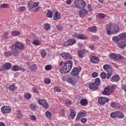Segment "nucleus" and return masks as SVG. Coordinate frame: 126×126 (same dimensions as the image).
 Returning a JSON list of instances; mask_svg holds the SVG:
<instances>
[{
    "instance_id": "nucleus-1",
    "label": "nucleus",
    "mask_w": 126,
    "mask_h": 126,
    "mask_svg": "<svg viewBox=\"0 0 126 126\" xmlns=\"http://www.w3.org/2000/svg\"><path fill=\"white\" fill-rule=\"evenodd\" d=\"M106 30L107 35L117 34L120 31V27L118 25L108 24L106 26Z\"/></svg>"
},
{
    "instance_id": "nucleus-2",
    "label": "nucleus",
    "mask_w": 126,
    "mask_h": 126,
    "mask_svg": "<svg viewBox=\"0 0 126 126\" xmlns=\"http://www.w3.org/2000/svg\"><path fill=\"white\" fill-rule=\"evenodd\" d=\"M72 65H73V63L72 61L69 60L66 61L63 67L60 68V73H67L71 70L72 68Z\"/></svg>"
},
{
    "instance_id": "nucleus-3",
    "label": "nucleus",
    "mask_w": 126,
    "mask_h": 126,
    "mask_svg": "<svg viewBox=\"0 0 126 126\" xmlns=\"http://www.w3.org/2000/svg\"><path fill=\"white\" fill-rule=\"evenodd\" d=\"M120 41L117 43V45L120 49H125L126 47V33H121Z\"/></svg>"
},
{
    "instance_id": "nucleus-4",
    "label": "nucleus",
    "mask_w": 126,
    "mask_h": 126,
    "mask_svg": "<svg viewBox=\"0 0 126 126\" xmlns=\"http://www.w3.org/2000/svg\"><path fill=\"white\" fill-rule=\"evenodd\" d=\"M100 84H101V80L99 78H96L94 82L90 84L89 88L91 90H93L94 91L98 90L99 89L98 86Z\"/></svg>"
},
{
    "instance_id": "nucleus-5",
    "label": "nucleus",
    "mask_w": 126,
    "mask_h": 126,
    "mask_svg": "<svg viewBox=\"0 0 126 126\" xmlns=\"http://www.w3.org/2000/svg\"><path fill=\"white\" fill-rule=\"evenodd\" d=\"M74 5L76 8L82 9L86 7V2L83 0H75L74 1Z\"/></svg>"
},
{
    "instance_id": "nucleus-6",
    "label": "nucleus",
    "mask_w": 126,
    "mask_h": 126,
    "mask_svg": "<svg viewBox=\"0 0 126 126\" xmlns=\"http://www.w3.org/2000/svg\"><path fill=\"white\" fill-rule=\"evenodd\" d=\"M103 68L104 70L107 72L106 74L107 79H110V77L112 76V73H113V68L109 64H104Z\"/></svg>"
},
{
    "instance_id": "nucleus-7",
    "label": "nucleus",
    "mask_w": 126,
    "mask_h": 126,
    "mask_svg": "<svg viewBox=\"0 0 126 126\" xmlns=\"http://www.w3.org/2000/svg\"><path fill=\"white\" fill-rule=\"evenodd\" d=\"M110 99L108 97L100 96L98 99V102L101 106H104L106 103H108Z\"/></svg>"
},
{
    "instance_id": "nucleus-8",
    "label": "nucleus",
    "mask_w": 126,
    "mask_h": 126,
    "mask_svg": "<svg viewBox=\"0 0 126 126\" xmlns=\"http://www.w3.org/2000/svg\"><path fill=\"white\" fill-rule=\"evenodd\" d=\"M114 92V87H111L110 88H105L104 89V91L102 92V94L103 95H107V96H109L111 93H113Z\"/></svg>"
},
{
    "instance_id": "nucleus-9",
    "label": "nucleus",
    "mask_w": 126,
    "mask_h": 126,
    "mask_svg": "<svg viewBox=\"0 0 126 126\" xmlns=\"http://www.w3.org/2000/svg\"><path fill=\"white\" fill-rule=\"evenodd\" d=\"M81 69L82 68L81 67H79V68L77 67H74L72 71H71V74L73 76H77L79 74L80 71H81Z\"/></svg>"
},
{
    "instance_id": "nucleus-10",
    "label": "nucleus",
    "mask_w": 126,
    "mask_h": 126,
    "mask_svg": "<svg viewBox=\"0 0 126 126\" xmlns=\"http://www.w3.org/2000/svg\"><path fill=\"white\" fill-rule=\"evenodd\" d=\"M110 59H113V60H116L117 61H121L122 60H124V56L121 55H117L112 53L110 55Z\"/></svg>"
},
{
    "instance_id": "nucleus-11",
    "label": "nucleus",
    "mask_w": 126,
    "mask_h": 126,
    "mask_svg": "<svg viewBox=\"0 0 126 126\" xmlns=\"http://www.w3.org/2000/svg\"><path fill=\"white\" fill-rule=\"evenodd\" d=\"M39 3H40V2H29L28 4L29 10H32V9L34 8V7H37L39 5Z\"/></svg>"
},
{
    "instance_id": "nucleus-12",
    "label": "nucleus",
    "mask_w": 126,
    "mask_h": 126,
    "mask_svg": "<svg viewBox=\"0 0 126 126\" xmlns=\"http://www.w3.org/2000/svg\"><path fill=\"white\" fill-rule=\"evenodd\" d=\"M1 111L3 114H9V113H11V107L8 106H4L1 107Z\"/></svg>"
},
{
    "instance_id": "nucleus-13",
    "label": "nucleus",
    "mask_w": 126,
    "mask_h": 126,
    "mask_svg": "<svg viewBox=\"0 0 126 126\" xmlns=\"http://www.w3.org/2000/svg\"><path fill=\"white\" fill-rule=\"evenodd\" d=\"M76 43V40L74 39H70L64 42L63 46L64 47H68V46H71L73 44Z\"/></svg>"
},
{
    "instance_id": "nucleus-14",
    "label": "nucleus",
    "mask_w": 126,
    "mask_h": 126,
    "mask_svg": "<svg viewBox=\"0 0 126 126\" xmlns=\"http://www.w3.org/2000/svg\"><path fill=\"white\" fill-rule=\"evenodd\" d=\"M11 68V63H7L3 64L0 68V71H3V70H8V69H10Z\"/></svg>"
},
{
    "instance_id": "nucleus-15",
    "label": "nucleus",
    "mask_w": 126,
    "mask_h": 126,
    "mask_svg": "<svg viewBox=\"0 0 126 126\" xmlns=\"http://www.w3.org/2000/svg\"><path fill=\"white\" fill-rule=\"evenodd\" d=\"M38 103L39 104V105H41V106H42V107H43L45 109H49V103L46 102V100H45V99L38 100Z\"/></svg>"
},
{
    "instance_id": "nucleus-16",
    "label": "nucleus",
    "mask_w": 126,
    "mask_h": 126,
    "mask_svg": "<svg viewBox=\"0 0 126 126\" xmlns=\"http://www.w3.org/2000/svg\"><path fill=\"white\" fill-rule=\"evenodd\" d=\"M60 56L64 60H72V56L67 53L63 52L61 53L60 54Z\"/></svg>"
},
{
    "instance_id": "nucleus-17",
    "label": "nucleus",
    "mask_w": 126,
    "mask_h": 126,
    "mask_svg": "<svg viewBox=\"0 0 126 126\" xmlns=\"http://www.w3.org/2000/svg\"><path fill=\"white\" fill-rule=\"evenodd\" d=\"M86 115V112H80L78 114L77 117L75 119L76 122H79V121H80V120H81V119H82V118H83V117H85Z\"/></svg>"
},
{
    "instance_id": "nucleus-18",
    "label": "nucleus",
    "mask_w": 126,
    "mask_h": 126,
    "mask_svg": "<svg viewBox=\"0 0 126 126\" xmlns=\"http://www.w3.org/2000/svg\"><path fill=\"white\" fill-rule=\"evenodd\" d=\"M79 15L80 17H84L88 14V11L86 9H83L79 11Z\"/></svg>"
},
{
    "instance_id": "nucleus-19",
    "label": "nucleus",
    "mask_w": 126,
    "mask_h": 126,
    "mask_svg": "<svg viewBox=\"0 0 126 126\" xmlns=\"http://www.w3.org/2000/svg\"><path fill=\"white\" fill-rule=\"evenodd\" d=\"M16 45L13 44L11 46V50L14 52L13 54H14V56H18V52H17V49H16Z\"/></svg>"
},
{
    "instance_id": "nucleus-20",
    "label": "nucleus",
    "mask_w": 126,
    "mask_h": 126,
    "mask_svg": "<svg viewBox=\"0 0 126 126\" xmlns=\"http://www.w3.org/2000/svg\"><path fill=\"white\" fill-rule=\"evenodd\" d=\"M110 106L112 108H116V109H120L121 108L120 103L116 102H111L110 103Z\"/></svg>"
},
{
    "instance_id": "nucleus-21",
    "label": "nucleus",
    "mask_w": 126,
    "mask_h": 126,
    "mask_svg": "<svg viewBox=\"0 0 126 126\" xmlns=\"http://www.w3.org/2000/svg\"><path fill=\"white\" fill-rule=\"evenodd\" d=\"M76 115V112H75V110H74V108H73V107H71L70 108V116L71 117L72 120H73V119H74Z\"/></svg>"
},
{
    "instance_id": "nucleus-22",
    "label": "nucleus",
    "mask_w": 126,
    "mask_h": 126,
    "mask_svg": "<svg viewBox=\"0 0 126 126\" xmlns=\"http://www.w3.org/2000/svg\"><path fill=\"white\" fill-rule=\"evenodd\" d=\"M121 33L118 36H115L112 37V40L114 43H116V45L117 43H119L121 41V36H120Z\"/></svg>"
},
{
    "instance_id": "nucleus-23",
    "label": "nucleus",
    "mask_w": 126,
    "mask_h": 126,
    "mask_svg": "<svg viewBox=\"0 0 126 126\" xmlns=\"http://www.w3.org/2000/svg\"><path fill=\"white\" fill-rule=\"evenodd\" d=\"M99 58L96 57V56H92L91 58V62L93 63H99Z\"/></svg>"
},
{
    "instance_id": "nucleus-24",
    "label": "nucleus",
    "mask_w": 126,
    "mask_h": 126,
    "mask_svg": "<svg viewBox=\"0 0 126 126\" xmlns=\"http://www.w3.org/2000/svg\"><path fill=\"white\" fill-rule=\"evenodd\" d=\"M15 45L19 50H23L24 49V45L19 42H16Z\"/></svg>"
},
{
    "instance_id": "nucleus-25",
    "label": "nucleus",
    "mask_w": 126,
    "mask_h": 126,
    "mask_svg": "<svg viewBox=\"0 0 126 126\" xmlns=\"http://www.w3.org/2000/svg\"><path fill=\"white\" fill-rule=\"evenodd\" d=\"M55 15L53 16L54 20L57 21L59 20V19H61V14L59 12L55 11Z\"/></svg>"
},
{
    "instance_id": "nucleus-26",
    "label": "nucleus",
    "mask_w": 126,
    "mask_h": 126,
    "mask_svg": "<svg viewBox=\"0 0 126 126\" xmlns=\"http://www.w3.org/2000/svg\"><path fill=\"white\" fill-rule=\"evenodd\" d=\"M110 80L112 82H117L120 80V76L118 75H115L110 79Z\"/></svg>"
},
{
    "instance_id": "nucleus-27",
    "label": "nucleus",
    "mask_w": 126,
    "mask_h": 126,
    "mask_svg": "<svg viewBox=\"0 0 126 126\" xmlns=\"http://www.w3.org/2000/svg\"><path fill=\"white\" fill-rule=\"evenodd\" d=\"M40 54L41 56V58H45V57H47V52L46 50L42 49L40 51Z\"/></svg>"
},
{
    "instance_id": "nucleus-28",
    "label": "nucleus",
    "mask_w": 126,
    "mask_h": 126,
    "mask_svg": "<svg viewBox=\"0 0 126 126\" xmlns=\"http://www.w3.org/2000/svg\"><path fill=\"white\" fill-rule=\"evenodd\" d=\"M80 104L82 105V106H87L88 101L86 99H82L80 102Z\"/></svg>"
},
{
    "instance_id": "nucleus-29",
    "label": "nucleus",
    "mask_w": 126,
    "mask_h": 126,
    "mask_svg": "<svg viewBox=\"0 0 126 126\" xmlns=\"http://www.w3.org/2000/svg\"><path fill=\"white\" fill-rule=\"evenodd\" d=\"M77 38L80 40H86V39H87V36L83 34H80L78 35Z\"/></svg>"
},
{
    "instance_id": "nucleus-30",
    "label": "nucleus",
    "mask_w": 126,
    "mask_h": 126,
    "mask_svg": "<svg viewBox=\"0 0 126 126\" xmlns=\"http://www.w3.org/2000/svg\"><path fill=\"white\" fill-rule=\"evenodd\" d=\"M4 55L5 57H11L12 55H14L12 51H7L4 52Z\"/></svg>"
},
{
    "instance_id": "nucleus-31",
    "label": "nucleus",
    "mask_w": 126,
    "mask_h": 126,
    "mask_svg": "<svg viewBox=\"0 0 126 126\" xmlns=\"http://www.w3.org/2000/svg\"><path fill=\"white\" fill-rule=\"evenodd\" d=\"M66 81L68 83H70L71 84H74V81L73 80V78L71 77H69L66 78Z\"/></svg>"
},
{
    "instance_id": "nucleus-32",
    "label": "nucleus",
    "mask_w": 126,
    "mask_h": 126,
    "mask_svg": "<svg viewBox=\"0 0 126 126\" xmlns=\"http://www.w3.org/2000/svg\"><path fill=\"white\" fill-rule=\"evenodd\" d=\"M19 65H14L12 67V71H18L19 70Z\"/></svg>"
},
{
    "instance_id": "nucleus-33",
    "label": "nucleus",
    "mask_w": 126,
    "mask_h": 126,
    "mask_svg": "<svg viewBox=\"0 0 126 126\" xmlns=\"http://www.w3.org/2000/svg\"><path fill=\"white\" fill-rule=\"evenodd\" d=\"M89 31L91 32H93V33H95L97 30V27H92L88 28Z\"/></svg>"
},
{
    "instance_id": "nucleus-34",
    "label": "nucleus",
    "mask_w": 126,
    "mask_h": 126,
    "mask_svg": "<svg viewBox=\"0 0 126 126\" xmlns=\"http://www.w3.org/2000/svg\"><path fill=\"white\" fill-rule=\"evenodd\" d=\"M110 117L113 118V119L118 117V111L111 113L110 114Z\"/></svg>"
},
{
    "instance_id": "nucleus-35",
    "label": "nucleus",
    "mask_w": 126,
    "mask_h": 126,
    "mask_svg": "<svg viewBox=\"0 0 126 126\" xmlns=\"http://www.w3.org/2000/svg\"><path fill=\"white\" fill-rule=\"evenodd\" d=\"M56 27L58 31H62V30L64 28V27H63V26L61 24L57 25Z\"/></svg>"
},
{
    "instance_id": "nucleus-36",
    "label": "nucleus",
    "mask_w": 126,
    "mask_h": 126,
    "mask_svg": "<svg viewBox=\"0 0 126 126\" xmlns=\"http://www.w3.org/2000/svg\"><path fill=\"white\" fill-rule=\"evenodd\" d=\"M117 117H118L119 119H124V118H125V115H124V114H123V113L120 111H118Z\"/></svg>"
},
{
    "instance_id": "nucleus-37",
    "label": "nucleus",
    "mask_w": 126,
    "mask_h": 126,
    "mask_svg": "<svg viewBox=\"0 0 126 126\" xmlns=\"http://www.w3.org/2000/svg\"><path fill=\"white\" fill-rule=\"evenodd\" d=\"M17 117L19 120H21L22 119V112L21 111H17Z\"/></svg>"
},
{
    "instance_id": "nucleus-38",
    "label": "nucleus",
    "mask_w": 126,
    "mask_h": 126,
    "mask_svg": "<svg viewBox=\"0 0 126 126\" xmlns=\"http://www.w3.org/2000/svg\"><path fill=\"white\" fill-rule=\"evenodd\" d=\"M46 15L47 17H49V18H52V17H53V12H52L51 10H48Z\"/></svg>"
},
{
    "instance_id": "nucleus-39",
    "label": "nucleus",
    "mask_w": 126,
    "mask_h": 126,
    "mask_svg": "<svg viewBox=\"0 0 126 126\" xmlns=\"http://www.w3.org/2000/svg\"><path fill=\"white\" fill-rule=\"evenodd\" d=\"M78 56L79 57V58H83L84 56V51L83 50H81L80 51L78 52Z\"/></svg>"
},
{
    "instance_id": "nucleus-40",
    "label": "nucleus",
    "mask_w": 126,
    "mask_h": 126,
    "mask_svg": "<svg viewBox=\"0 0 126 126\" xmlns=\"http://www.w3.org/2000/svg\"><path fill=\"white\" fill-rule=\"evenodd\" d=\"M44 28L45 30H49L51 29V25L48 23L44 24Z\"/></svg>"
},
{
    "instance_id": "nucleus-41",
    "label": "nucleus",
    "mask_w": 126,
    "mask_h": 126,
    "mask_svg": "<svg viewBox=\"0 0 126 126\" xmlns=\"http://www.w3.org/2000/svg\"><path fill=\"white\" fill-rule=\"evenodd\" d=\"M24 97L27 100H30L31 99V94L29 93H27L24 94Z\"/></svg>"
},
{
    "instance_id": "nucleus-42",
    "label": "nucleus",
    "mask_w": 126,
    "mask_h": 126,
    "mask_svg": "<svg viewBox=\"0 0 126 126\" xmlns=\"http://www.w3.org/2000/svg\"><path fill=\"white\" fill-rule=\"evenodd\" d=\"M3 40H6L8 39V32H5L3 35L2 37Z\"/></svg>"
},
{
    "instance_id": "nucleus-43",
    "label": "nucleus",
    "mask_w": 126,
    "mask_h": 126,
    "mask_svg": "<svg viewBox=\"0 0 126 126\" xmlns=\"http://www.w3.org/2000/svg\"><path fill=\"white\" fill-rule=\"evenodd\" d=\"M20 32L17 31H13L12 32V36H18V35H20Z\"/></svg>"
},
{
    "instance_id": "nucleus-44",
    "label": "nucleus",
    "mask_w": 126,
    "mask_h": 126,
    "mask_svg": "<svg viewBox=\"0 0 126 126\" xmlns=\"http://www.w3.org/2000/svg\"><path fill=\"white\" fill-rule=\"evenodd\" d=\"M100 77L102 79H105L107 76V74L104 72H102L100 73Z\"/></svg>"
},
{
    "instance_id": "nucleus-45",
    "label": "nucleus",
    "mask_w": 126,
    "mask_h": 126,
    "mask_svg": "<svg viewBox=\"0 0 126 126\" xmlns=\"http://www.w3.org/2000/svg\"><path fill=\"white\" fill-rule=\"evenodd\" d=\"M8 7H9V6L6 3L2 4L0 5V8H8Z\"/></svg>"
},
{
    "instance_id": "nucleus-46",
    "label": "nucleus",
    "mask_w": 126,
    "mask_h": 126,
    "mask_svg": "<svg viewBox=\"0 0 126 126\" xmlns=\"http://www.w3.org/2000/svg\"><path fill=\"white\" fill-rule=\"evenodd\" d=\"M105 16L106 15H105V14H103V13H99L98 15V18H99V19H104Z\"/></svg>"
},
{
    "instance_id": "nucleus-47",
    "label": "nucleus",
    "mask_w": 126,
    "mask_h": 126,
    "mask_svg": "<svg viewBox=\"0 0 126 126\" xmlns=\"http://www.w3.org/2000/svg\"><path fill=\"white\" fill-rule=\"evenodd\" d=\"M30 68H31L32 70H36L37 69V66H36V64H32L31 66H30Z\"/></svg>"
},
{
    "instance_id": "nucleus-48",
    "label": "nucleus",
    "mask_w": 126,
    "mask_h": 126,
    "mask_svg": "<svg viewBox=\"0 0 126 126\" xmlns=\"http://www.w3.org/2000/svg\"><path fill=\"white\" fill-rule=\"evenodd\" d=\"M32 44L35 46H39L40 45V42L37 40H33Z\"/></svg>"
},
{
    "instance_id": "nucleus-49",
    "label": "nucleus",
    "mask_w": 126,
    "mask_h": 126,
    "mask_svg": "<svg viewBox=\"0 0 126 126\" xmlns=\"http://www.w3.org/2000/svg\"><path fill=\"white\" fill-rule=\"evenodd\" d=\"M37 107V105L35 104H31L30 105V107H31V110H35V109H36Z\"/></svg>"
},
{
    "instance_id": "nucleus-50",
    "label": "nucleus",
    "mask_w": 126,
    "mask_h": 126,
    "mask_svg": "<svg viewBox=\"0 0 126 126\" xmlns=\"http://www.w3.org/2000/svg\"><path fill=\"white\" fill-rule=\"evenodd\" d=\"M19 11L20 12H23L25 10V7L21 6L18 8Z\"/></svg>"
},
{
    "instance_id": "nucleus-51",
    "label": "nucleus",
    "mask_w": 126,
    "mask_h": 126,
    "mask_svg": "<svg viewBox=\"0 0 126 126\" xmlns=\"http://www.w3.org/2000/svg\"><path fill=\"white\" fill-rule=\"evenodd\" d=\"M9 89L11 91H14L16 89L15 86H14V85H11L9 87Z\"/></svg>"
},
{
    "instance_id": "nucleus-52",
    "label": "nucleus",
    "mask_w": 126,
    "mask_h": 126,
    "mask_svg": "<svg viewBox=\"0 0 126 126\" xmlns=\"http://www.w3.org/2000/svg\"><path fill=\"white\" fill-rule=\"evenodd\" d=\"M45 70H50V69H52V65H47L45 66Z\"/></svg>"
},
{
    "instance_id": "nucleus-53",
    "label": "nucleus",
    "mask_w": 126,
    "mask_h": 126,
    "mask_svg": "<svg viewBox=\"0 0 126 126\" xmlns=\"http://www.w3.org/2000/svg\"><path fill=\"white\" fill-rule=\"evenodd\" d=\"M30 117L32 121H36V120H37V118L35 115H30Z\"/></svg>"
},
{
    "instance_id": "nucleus-54",
    "label": "nucleus",
    "mask_w": 126,
    "mask_h": 126,
    "mask_svg": "<svg viewBox=\"0 0 126 126\" xmlns=\"http://www.w3.org/2000/svg\"><path fill=\"white\" fill-rule=\"evenodd\" d=\"M92 76L94 78H95V77H97L98 76V73L96 72H94L92 74Z\"/></svg>"
},
{
    "instance_id": "nucleus-55",
    "label": "nucleus",
    "mask_w": 126,
    "mask_h": 126,
    "mask_svg": "<svg viewBox=\"0 0 126 126\" xmlns=\"http://www.w3.org/2000/svg\"><path fill=\"white\" fill-rule=\"evenodd\" d=\"M121 88L122 90L126 92V84H122L121 86Z\"/></svg>"
},
{
    "instance_id": "nucleus-56",
    "label": "nucleus",
    "mask_w": 126,
    "mask_h": 126,
    "mask_svg": "<svg viewBox=\"0 0 126 126\" xmlns=\"http://www.w3.org/2000/svg\"><path fill=\"white\" fill-rule=\"evenodd\" d=\"M55 92H61V89L60 88L56 87L54 88Z\"/></svg>"
},
{
    "instance_id": "nucleus-57",
    "label": "nucleus",
    "mask_w": 126,
    "mask_h": 126,
    "mask_svg": "<svg viewBox=\"0 0 126 126\" xmlns=\"http://www.w3.org/2000/svg\"><path fill=\"white\" fill-rule=\"evenodd\" d=\"M87 9H88V11L90 12H91V11H92V7L91 6V5L88 4L87 6Z\"/></svg>"
},
{
    "instance_id": "nucleus-58",
    "label": "nucleus",
    "mask_w": 126,
    "mask_h": 126,
    "mask_svg": "<svg viewBox=\"0 0 126 126\" xmlns=\"http://www.w3.org/2000/svg\"><path fill=\"white\" fill-rule=\"evenodd\" d=\"M32 92H33V93H36V94H38V93H39V91H38V90H37V89H36V88H33L32 89Z\"/></svg>"
},
{
    "instance_id": "nucleus-59",
    "label": "nucleus",
    "mask_w": 126,
    "mask_h": 126,
    "mask_svg": "<svg viewBox=\"0 0 126 126\" xmlns=\"http://www.w3.org/2000/svg\"><path fill=\"white\" fill-rule=\"evenodd\" d=\"M19 70H20L21 71H23V72H25L26 71V69L21 66H19Z\"/></svg>"
},
{
    "instance_id": "nucleus-60",
    "label": "nucleus",
    "mask_w": 126,
    "mask_h": 126,
    "mask_svg": "<svg viewBox=\"0 0 126 126\" xmlns=\"http://www.w3.org/2000/svg\"><path fill=\"white\" fill-rule=\"evenodd\" d=\"M81 122L83 124H85V123H86V122H87V119H86V118H82L81 119Z\"/></svg>"
},
{
    "instance_id": "nucleus-61",
    "label": "nucleus",
    "mask_w": 126,
    "mask_h": 126,
    "mask_svg": "<svg viewBox=\"0 0 126 126\" xmlns=\"http://www.w3.org/2000/svg\"><path fill=\"white\" fill-rule=\"evenodd\" d=\"M71 104H72V103L70 100L66 101V106H70Z\"/></svg>"
},
{
    "instance_id": "nucleus-62",
    "label": "nucleus",
    "mask_w": 126,
    "mask_h": 126,
    "mask_svg": "<svg viewBox=\"0 0 126 126\" xmlns=\"http://www.w3.org/2000/svg\"><path fill=\"white\" fill-rule=\"evenodd\" d=\"M46 116L47 117H51V116H52V114H51V112H50L49 111H47L46 112Z\"/></svg>"
},
{
    "instance_id": "nucleus-63",
    "label": "nucleus",
    "mask_w": 126,
    "mask_h": 126,
    "mask_svg": "<svg viewBox=\"0 0 126 126\" xmlns=\"http://www.w3.org/2000/svg\"><path fill=\"white\" fill-rule=\"evenodd\" d=\"M45 82L46 84H50L51 83V79H47L45 80Z\"/></svg>"
},
{
    "instance_id": "nucleus-64",
    "label": "nucleus",
    "mask_w": 126,
    "mask_h": 126,
    "mask_svg": "<svg viewBox=\"0 0 126 126\" xmlns=\"http://www.w3.org/2000/svg\"><path fill=\"white\" fill-rule=\"evenodd\" d=\"M66 3H67L68 5H70V4H71V0H67L66 1Z\"/></svg>"
}]
</instances>
